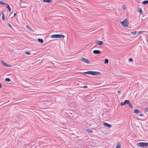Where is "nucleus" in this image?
<instances>
[{
	"instance_id": "c756f323",
	"label": "nucleus",
	"mask_w": 148,
	"mask_h": 148,
	"mask_svg": "<svg viewBox=\"0 0 148 148\" xmlns=\"http://www.w3.org/2000/svg\"><path fill=\"white\" fill-rule=\"evenodd\" d=\"M139 115L140 116H144V114H139Z\"/></svg>"
},
{
	"instance_id": "9b49d317",
	"label": "nucleus",
	"mask_w": 148,
	"mask_h": 148,
	"mask_svg": "<svg viewBox=\"0 0 148 148\" xmlns=\"http://www.w3.org/2000/svg\"><path fill=\"white\" fill-rule=\"evenodd\" d=\"M127 104L129 106V107L131 108H133V107L132 105L131 104V102H130V101L128 100V101H127Z\"/></svg>"
},
{
	"instance_id": "4be33fe9",
	"label": "nucleus",
	"mask_w": 148,
	"mask_h": 148,
	"mask_svg": "<svg viewBox=\"0 0 148 148\" xmlns=\"http://www.w3.org/2000/svg\"><path fill=\"white\" fill-rule=\"evenodd\" d=\"M108 59H105L104 60V63L105 64H107L108 63Z\"/></svg>"
},
{
	"instance_id": "72a5a7b5",
	"label": "nucleus",
	"mask_w": 148,
	"mask_h": 148,
	"mask_svg": "<svg viewBox=\"0 0 148 148\" xmlns=\"http://www.w3.org/2000/svg\"><path fill=\"white\" fill-rule=\"evenodd\" d=\"M121 92V91H119L118 92V94H119V93L120 92Z\"/></svg>"
},
{
	"instance_id": "2eb2a0df",
	"label": "nucleus",
	"mask_w": 148,
	"mask_h": 148,
	"mask_svg": "<svg viewBox=\"0 0 148 148\" xmlns=\"http://www.w3.org/2000/svg\"><path fill=\"white\" fill-rule=\"evenodd\" d=\"M142 3L143 5H145L146 4H148V0H145V1H143L142 2Z\"/></svg>"
},
{
	"instance_id": "0eeeda50",
	"label": "nucleus",
	"mask_w": 148,
	"mask_h": 148,
	"mask_svg": "<svg viewBox=\"0 0 148 148\" xmlns=\"http://www.w3.org/2000/svg\"><path fill=\"white\" fill-rule=\"evenodd\" d=\"M103 125L106 127H107L108 128H110L112 127V125L109 124L108 123H104Z\"/></svg>"
},
{
	"instance_id": "f3484780",
	"label": "nucleus",
	"mask_w": 148,
	"mask_h": 148,
	"mask_svg": "<svg viewBox=\"0 0 148 148\" xmlns=\"http://www.w3.org/2000/svg\"><path fill=\"white\" fill-rule=\"evenodd\" d=\"M121 145L120 143H118L115 148H121Z\"/></svg>"
},
{
	"instance_id": "f03ea898",
	"label": "nucleus",
	"mask_w": 148,
	"mask_h": 148,
	"mask_svg": "<svg viewBox=\"0 0 148 148\" xmlns=\"http://www.w3.org/2000/svg\"><path fill=\"white\" fill-rule=\"evenodd\" d=\"M65 36L64 35L62 34H55L52 35L50 37L51 38H64Z\"/></svg>"
},
{
	"instance_id": "cd10ccee",
	"label": "nucleus",
	"mask_w": 148,
	"mask_h": 148,
	"mask_svg": "<svg viewBox=\"0 0 148 148\" xmlns=\"http://www.w3.org/2000/svg\"><path fill=\"white\" fill-rule=\"evenodd\" d=\"M129 61L130 62H132L133 61V59L132 58H130L129 59Z\"/></svg>"
},
{
	"instance_id": "6ab92c4d",
	"label": "nucleus",
	"mask_w": 148,
	"mask_h": 148,
	"mask_svg": "<svg viewBox=\"0 0 148 148\" xmlns=\"http://www.w3.org/2000/svg\"><path fill=\"white\" fill-rule=\"evenodd\" d=\"M0 4L3 5H6L7 4L6 3H4V2L0 1Z\"/></svg>"
},
{
	"instance_id": "2f4dec72",
	"label": "nucleus",
	"mask_w": 148,
	"mask_h": 148,
	"mask_svg": "<svg viewBox=\"0 0 148 148\" xmlns=\"http://www.w3.org/2000/svg\"><path fill=\"white\" fill-rule=\"evenodd\" d=\"M2 87V85L0 83V88H1Z\"/></svg>"
},
{
	"instance_id": "aec40b11",
	"label": "nucleus",
	"mask_w": 148,
	"mask_h": 148,
	"mask_svg": "<svg viewBox=\"0 0 148 148\" xmlns=\"http://www.w3.org/2000/svg\"><path fill=\"white\" fill-rule=\"evenodd\" d=\"M38 42L41 43H43V40L42 39L38 38Z\"/></svg>"
},
{
	"instance_id": "ddd939ff",
	"label": "nucleus",
	"mask_w": 148,
	"mask_h": 148,
	"mask_svg": "<svg viewBox=\"0 0 148 148\" xmlns=\"http://www.w3.org/2000/svg\"><path fill=\"white\" fill-rule=\"evenodd\" d=\"M52 1L51 0H43V1L44 2L50 3Z\"/></svg>"
},
{
	"instance_id": "5701e85b",
	"label": "nucleus",
	"mask_w": 148,
	"mask_h": 148,
	"mask_svg": "<svg viewBox=\"0 0 148 148\" xmlns=\"http://www.w3.org/2000/svg\"><path fill=\"white\" fill-rule=\"evenodd\" d=\"M5 80L6 82H9L10 81V79L9 78H6Z\"/></svg>"
},
{
	"instance_id": "bb28decb",
	"label": "nucleus",
	"mask_w": 148,
	"mask_h": 148,
	"mask_svg": "<svg viewBox=\"0 0 148 148\" xmlns=\"http://www.w3.org/2000/svg\"><path fill=\"white\" fill-rule=\"evenodd\" d=\"M8 26L9 27H10V28H12V26L11 25L10 23H8Z\"/></svg>"
},
{
	"instance_id": "412c9836",
	"label": "nucleus",
	"mask_w": 148,
	"mask_h": 148,
	"mask_svg": "<svg viewBox=\"0 0 148 148\" xmlns=\"http://www.w3.org/2000/svg\"><path fill=\"white\" fill-rule=\"evenodd\" d=\"M26 27L29 30H30V31H33L32 30V29L31 28V27L30 26L27 25L26 26Z\"/></svg>"
},
{
	"instance_id": "c85d7f7f",
	"label": "nucleus",
	"mask_w": 148,
	"mask_h": 148,
	"mask_svg": "<svg viewBox=\"0 0 148 148\" xmlns=\"http://www.w3.org/2000/svg\"><path fill=\"white\" fill-rule=\"evenodd\" d=\"M88 87V86H87L84 85L82 87L83 88H87Z\"/></svg>"
},
{
	"instance_id": "dca6fc26",
	"label": "nucleus",
	"mask_w": 148,
	"mask_h": 148,
	"mask_svg": "<svg viewBox=\"0 0 148 148\" xmlns=\"http://www.w3.org/2000/svg\"><path fill=\"white\" fill-rule=\"evenodd\" d=\"M7 8L8 9V11L9 12H10L11 11V9L10 8L9 5L8 4H7Z\"/></svg>"
},
{
	"instance_id": "1a4fd4ad",
	"label": "nucleus",
	"mask_w": 148,
	"mask_h": 148,
	"mask_svg": "<svg viewBox=\"0 0 148 148\" xmlns=\"http://www.w3.org/2000/svg\"><path fill=\"white\" fill-rule=\"evenodd\" d=\"M1 63L3 65L6 67H9L11 66H10L9 65L7 64L6 63H5L3 61H1Z\"/></svg>"
},
{
	"instance_id": "c9c22d12",
	"label": "nucleus",
	"mask_w": 148,
	"mask_h": 148,
	"mask_svg": "<svg viewBox=\"0 0 148 148\" xmlns=\"http://www.w3.org/2000/svg\"><path fill=\"white\" fill-rule=\"evenodd\" d=\"M123 9L124 10H125V8H123Z\"/></svg>"
},
{
	"instance_id": "20e7f679",
	"label": "nucleus",
	"mask_w": 148,
	"mask_h": 148,
	"mask_svg": "<svg viewBox=\"0 0 148 148\" xmlns=\"http://www.w3.org/2000/svg\"><path fill=\"white\" fill-rule=\"evenodd\" d=\"M137 145L139 147H144L148 146V143L140 142L138 143Z\"/></svg>"
},
{
	"instance_id": "393cba45",
	"label": "nucleus",
	"mask_w": 148,
	"mask_h": 148,
	"mask_svg": "<svg viewBox=\"0 0 148 148\" xmlns=\"http://www.w3.org/2000/svg\"><path fill=\"white\" fill-rule=\"evenodd\" d=\"M25 54L27 55H30L31 54L28 51H25Z\"/></svg>"
},
{
	"instance_id": "6e6552de",
	"label": "nucleus",
	"mask_w": 148,
	"mask_h": 148,
	"mask_svg": "<svg viewBox=\"0 0 148 148\" xmlns=\"http://www.w3.org/2000/svg\"><path fill=\"white\" fill-rule=\"evenodd\" d=\"M93 53L94 54H99L101 53L100 51L99 50H94L93 51Z\"/></svg>"
},
{
	"instance_id": "b1692460",
	"label": "nucleus",
	"mask_w": 148,
	"mask_h": 148,
	"mask_svg": "<svg viewBox=\"0 0 148 148\" xmlns=\"http://www.w3.org/2000/svg\"><path fill=\"white\" fill-rule=\"evenodd\" d=\"M137 32L136 31L132 32H131V33L135 35L136 34Z\"/></svg>"
},
{
	"instance_id": "7c9ffc66",
	"label": "nucleus",
	"mask_w": 148,
	"mask_h": 148,
	"mask_svg": "<svg viewBox=\"0 0 148 148\" xmlns=\"http://www.w3.org/2000/svg\"><path fill=\"white\" fill-rule=\"evenodd\" d=\"M145 111L148 113V109H147L145 110Z\"/></svg>"
},
{
	"instance_id": "39448f33",
	"label": "nucleus",
	"mask_w": 148,
	"mask_h": 148,
	"mask_svg": "<svg viewBox=\"0 0 148 148\" xmlns=\"http://www.w3.org/2000/svg\"><path fill=\"white\" fill-rule=\"evenodd\" d=\"M81 60L82 61L88 64H90V63L89 60L83 57L82 58Z\"/></svg>"
},
{
	"instance_id": "f257e3e1",
	"label": "nucleus",
	"mask_w": 148,
	"mask_h": 148,
	"mask_svg": "<svg viewBox=\"0 0 148 148\" xmlns=\"http://www.w3.org/2000/svg\"><path fill=\"white\" fill-rule=\"evenodd\" d=\"M84 73L92 75H101V73L99 72L90 71L84 72Z\"/></svg>"
},
{
	"instance_id": "a211bd4d",
	"label": "nucleus",
	"mask_w": 148,
	"mask_h": 148,
	"mask_svg": "<svg viewBox=\"0 0 148 148\" xmlns=\"http://www.w3.org/2000/svg\"><path fill=\"white\" fill-rule=\"evenodd\" d=\"M138 12L140 14H142L143 13L142 10L141 8H139L138 9Z\"/></svg>"
},
{
	"instance_id": "4468645a",
	"label": "nucleus",
	"mask_w": 148,
	"mask_h": 148,
	"mask_svg": "<svg viewBox=\"0 0 148 148\" xmlns=\"http://www.w3.org/2000/svg\"><path fill=\"white\" fill-rule=\"evenodd\" d=\"M1 14H2V19L3 21H4L5 20V14L3 12H2L1 13Z\"/></svg>"
},
{
	"instance_id": "f704fd0d",
	"label": "nucleus",
	"mask_w": 148,
	"mask_h": 148,
	"mask_svg": "<svg viewBox=\"0 0 148 148\" xmlns=\"http://www.w3.org/2000/svg\"><path fill=\"white\" fill-rule=\"evenodd\" d=\"M22 7V8H25V7H26L25 6H24V7Z\"/></svg>"
},
{
	"instance_id": "423d86ee",
	"label": "nucleus",
	"mask_w": 148,
	"mask_h": 148,
	"mask_svg": "<svg viewBox=\"0 0 148 148\" xmlns=\"http://www.w3.org/2000/svg\"><path fill=\"white\" fill-rule=\"evenodd\" d=\"M103 43L102 41L97 40L96 42V44L97 45H103Z\"/></svg>"
},
{
	"instance_id": "9d476101",
	"label": "nucleus",
	"mask_w": 148,
	"mask_h": 148,
	"mask_svg": "<svg viewBox=\"0 0 148 148\" xmlns=\"http://www.w3.org/2000/svg\"><path fill=\"white\" fill-rule=\"evenodd\" d=\"M128 100H125L124 101V102H121L120 103V105L121 106H123L126 104L127 103V101H128Z\"/></svg>"
},
{
	"instance_id": "7ed1b4c3",
	"label": "nucleus",
	"mask_w": 148,
	"mask_h": 148,
	"mask_svg": "<svg viewBox=\"0 0 148 148\" xmlns=\"http://www.w3.org/2000/svg\"><path fill=\"white\" fill-rule=\"evenodd\" d=\"M121 24L124 27H127L128 26V20L127 18H125L123 21H120Z\"/></svg>"
},
{
	"instance_id": "a878e982",
	"label": "nucleus",
	"mask_w": 148,
	"mask_h": 148,
	"mask_svg": "<svg viewBox=\"0 0 148 148\" xmlns=\"http://www.w3.org/2000/svg\"><path fill=\"white\" fill-rule=\"evenodd\" d=\"M88 132L89 133H91V132H92V130H91L88 129Z\"/></svg>"
},
{
	"instance_id": "f8f14e48",
	"label": "nucleus",
	"mask_w": 148,
	"mask_h": 148,
	"mask_svg": "<svg viewBox=\"0 0 148 148\" xmlns=\"http://www.w3.org/2000/svg\"><path fill=\"white\" fill-rule=\"evenodd\" d=\"M134 112V113L138 114L140 112V111L138 109H135Z\"/></svg>"
},
{
	"instance_id": "473e14b6",
	"label": "nucleus",
	"mask_w": 148,
	"mask_h": 148,
	"mask_svg": "<svg viewBox=\"0 0 148 148\" xmlns=\"http://www.w3.org/2000/svg\"><path fill=\"white\" fill-rule=\"evenodd\" d=\"M16 14L15 13H14V16H16Z\"/></svg>"
}]
</instances>
